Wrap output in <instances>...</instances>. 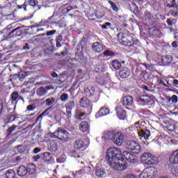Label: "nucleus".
I'll return each instance as SVG.
<instances>
[{
  "instance_id": "obj_43",
  "label": "nucleus",
  "mask_w": 178,
  "mask_h": 178,
  "mask_svg": "<svg viewBox=\"0 0 178 178\" xmlns=\"http://www.w3.org/2000/svg\"><path fill=\"white\" fill-rule=\"evenodd\" d=\"M144 66L146 67L147 70H149L150 72H154V65L148 64V63H145Z\"/></svg>"
},
{
  "instance_id": "obj_10",
  "label": "nucleus",
  "mask_w": 178,
  "mask_h": 178,
  "mask_svg": "<svg viewBox=\"0 0 178 178\" xmlns=\"http://www.w3.org/2000/svg\"><path fill=\"white\" fill-rule=\"evenodd\" d=\"M123 155L128 162H131V163H134V162H136V156L133 155V154L127 151H124L123 152Z\"/></svg>"
},
{
  "instance_id": "obj_3",
  "label": "nucleus",
  "mask_w": 178,
  "mask_h": 178,
  "mask_svg": "<svg viewBox=\"0 0 178 178\" xmlns=\"http://www.w3.org/2000/svg\"><path fill=\"white\" fill-rule=\"evenodd\" d=\"M53 136L55 138H58L61 141H65V143H67L70 140L69 137V132L65 129H63L62 127H59L57 130L53 134Z\"/></svg>"
},
{
  "instance_id": "obj_44",
  "label": "nucleus",
  "mask_w": 178,
  "mask_h": 178,
  "mask_svg": "<svg viewBox=\"0 0 178 178\" xmlns=\"http://www.w3.org/2000/svg\"><path fill=\"white\" fill-rule=\"evenodd\" d=\"M111 26H112L111 22H106L105 24L102 25V29L108 30V29H111Z\"/></svg>"
},
{
  "instance_id": "obj_23",
  "label": "nucleus",
  "mask_w": 178,
  "mask_h": 178,
  "mask_svg": "<svg viewBox=\"0 0 178 178\" xmlns=\"http://www.w3.org/2000/svg\"><path fill=\"white\" fill-rule=\"evenodd\" d=\"M36 168L33 163L29 164L26 167V173L29 175H34L35 173Z\"/></svg>"
},
{
  "instance_id": "obj_36",
  "label": "nucleus",
  "mask_w": 178,
  "mask_h": 178,
  "mask_svg": "<svg viewBox=\"0 0 178 178\" xmlns=\"http://www.w3.org/2000/svg\"><path fill=\"white\" fill-rule=\"evenodd\" d=\"M171 172L172 173L173 176L178 177V166H172L171 168Z\"/></svg>"
},
{
  "instance_id": "obj_8",
  "label": "nucleus",
  "mask_w": 178,
  "mask_h": 178,
  "mask_svg": "<svg viewBox=\"0 0 178 178\" xmlns=\"http://www.w3.org/2000/svg\"><path fill=\"white\" fill-rule=\"evenodd\" d=\"M114 135H115V131H106L103 133V136H102V140H104V141H106L107 140H113Z\"/></svg>"
},
{
  "instance_id": "obj_62",
  "label": "nucleus",
  "mask_w": 178,
  "mask_h": 178,
  "mask_svg": "<svg viewBox=\"0 0 178 178\" xmlns=\"http://www.w3.org/2000/svg\"><path fill=\"white\" fill-rule=\"evenodd\" d=\"M33 154H38V152H41V148L40 147H35L33 151Z\"/></svg>"
},
{
  "instance_id": "obj_35",
  "label": "nucleus",
  "mask_w": 178,
  "mask_h": 178,
  "mask_svg": "<svg viewBox=\"0 0 178 178\" xmlns=\"http://www.w3.org/2000/svg\"><path fill=\"white\" fill-rule=\"evenodd\" d=\"M16 127H17V125H13L7 129V137H9V136L16 130Z\"/></svg>"
},
{
  "instance_id": "obj_18",
  "label": "nucleus",
  "mask_w": 178,
  "mask_h": 178,
  "mask_svg": "<svg viewBox=\"0 0 178 178\" xmlns=\"http://www.w3.org/2000/svg\"><path fill=\"white\" fill-rule=\"evenodd\" d=\"M170 163H178V150L174 152L170 156Z\"/></svg>"
},
{
  "instance_id": "obj_5",
  "label": "nucleus",
  "mask_w": 178,
  "mask_h": 178,
  "mask_svg": "<svg viewBox=\"0 0 178 178\" xmlns=\"http://www.w3.org/2000/svg\"><path fill=\"white\" fill-rule=\"evenodd\" d=\"M124 138V135L122 134V132L114 133V136H113V143L116 145L120 146L123 144V140Z\"/></svg>"
},
{
  "instance_id": "obj_46",
  "label": "nucleus",
  "mask_w": 178,
  "mask_h": 178,
  "mask_svg": "<svg viewBox=\"0 0 178 178\" xmlns=\"http://www.w3.org/2000/svg\"><path fill=\"white\" fill-rule=\"evenodd\" d=\"M96 81L97 83H98L99 84H101L102 86L105 84V81L104 80V78L101 76L97 77Z\"/></svg>"
},
{
  "instance_id": "obj_57",
  "label": "nucleus",
  "mask_w": 178,
  "mask_h": 178,
  "mask_svg": "<svg viewBox=\"0 0 178 178\" xmlns=\"http://www.w3.org/2000/svg\"><path fill=\"white\" fill-rule=\"evenodd\" d=\"M116 112H126V110L124 108H122L120 106L115 107Z\"/></svg>"
},
{
  "instance_id": "obj_58",
  "label": "nucleus",
  "mask_w": 178,
  "mask_h": 178,
  "mask_svg": "<svg viewBox=\"0 0 178 178\" xmlns=\"http://www.w3.org/2000/svg\"><path fill=\"white\" fill-rule=\"evenodd\" d=\"M109 111H111V110H109V108H108L107 106H104L100 108L99 112H102V111L103 112H105V111L109 112Z\"/></svg>"
},
{
  "instance_id": "obj_25",
  "label": "nucleus",
  "mask_w": 178,
  "mask_h": 178,
  "mask_svg": "<svg viewBox=\"0 0 178 178\" xmlns=\"http://www.w3.org/2000/svg\"><path fill=\"white\" fill-rule=\"evenodd\" d=\"M131 152H133V154H140L141 152V146L137 142H135Z\"/></svg>"
},
{
  "instance_id": "obj_38",
  "label": "nucleus",
  "mask_w": 178,
  "mask_h": 178,
  "mask_svg": "<svg viewBox=\"0 0 178 178\" xmlns=\"http://www.w3.org/2000/svg\"><path fill=\"white\" fill-rule=\"evenodd\" d=\"M117 116L121 120H124L126 119V112H118L117 113Z\"/></svg>"
},
{
  "instance_id": "obj_15",
  "label": "nucleus",
  "mask_w": 178,
  "mask_h": 178,
  "mask_svg": "<svg viewBox=\"0 0 178 178\" xmlns=\"http://www.w3.org/2000/svg\"><path fill=\"white\" fill-rule=\"evenodd\" d=\"M17 174L19 177H24L27 175V168L23 165L19 166L17 170Z\"/></svg>"
},
{
  "instance_id": "obj_21",
  "label": "nucleus",
  "mask_w": 178,
  "mask_h": 178,
  "mask_svg": "<svg viewBox=\"0 0 178 178\" xmlns=\"http://www.w3.org/2000/svg\"><path fill=\"white\" fill-rule=\"evenodd\" d=\"M111 66L113 67V69H115V70H119V69L122 67V64L120 61L115 59L111 61Z\"/></svg>"
},
{
  "instance_id": "obj_26",
  "label": "nucleus",
  "mask_w": 178,
  "mask_h": 178,
  "mask_svg": "<svg viewBox=\"0 0 178 178\" xmlns=\"http://www.w3.org/2000/svg\"><path fill=\"white\" fill-rule=\"evenodd\" d=\"M136 141L134 140H128L125 143V148L127 149V151H130L131 152V150L133 149V147H134Z\"/></svg>"
},
{
  "instance_id": "obj_13",
  "label": "nucleus",
  "mask_w": 178,
  "mask_h": 178,
  "mask_svg": "<svg viewBox=\"0 0 178 178\" xmlns=\"http://www.w3.org/2000/svg\"><path fill=\"white\" fill-rule=\"evenodd\" d=\"M133 97L131 96H125L122 99V104L124 106H131L133 105Z\"/></svg>"
},
{
  "instance_id": "obj_40",
  "label": "nucleus",
  "mask_w": 178,
  "mask_h": 178,
  "mask_svg": "<svg viewBox=\"0 0 178 178\" xmlns=\"http://www.w3.org/2000/svg\"><path fill=\"white\" fill-rule=\"evenodd\" d=\"M69 99V95L67 93L62 94L60 96V100L63 101V102H66V101H68Z\"/></svg>"
},
{
  "instance_id": "obj_52",
  "label": "nucleus",
  "mask_w": 178,
  "mask_h": 178,
  "mask_svg": "<svg viewBox=\"0 0 178 178\" xmlns=\"http://www.w3.org/2000/svg\"><path fill=\"white\" fill-rule=\"evenodd\" d=\"M17 151L19 152V154H23L24 152V149L22 148V145L17 146Z\"/></svg>"
},
{
  "instance_id": "obj_48",
  "label": "nucleus",
  "mask_w": 178,
  "mask_h": 178,
  "mask_svg": "<svg viewBox=\"0 0 178 178\" xmlns=\"http://www.w3.org/2000/svg\"><path fill=\"white\" fill-rule=\"evenodd\" d=\"M17 77L19 79V80H23V79L26 77V72L21 71L17 75Z\"/></svg>"
},
{
  "instance_id": "obj_41",
  "label": "nucleus",
  "mask_w": 178,
  "mask_h": 178,
  "mask_svg": "<svg viewBox=\"0 0 178 178\" xmlns=\"http://www.w3.org/2000/svg\"><path fill=\"white\" fill-rule=\"evenodd\" d=\"M145 98H146L145 96L139 97L137 99V102H143V104H147V102H148V100H147V99H145Z\"/></svg>"
},
{
  "instance_id": "obj_31",
  "label": "nucleus",
  "mask_w": 178,
  "mask_h": 178,
  "mask_svg": "<svg viewBox=\"0 0 178 178\" xmlns=\"http://www.w3.org/2000/svg\"><path fill=\"white\" fill-rule=\"evenodd\" d=\"M167 83H168V86H170V87H172V86H173L175 87V86H177V84H178V80L172 78L170 80H169V79L168 80Z\"/></svg>"
},
{
  "instance_id": "obj_42",
  "label": "nucleus",
  "mask_w": 178,
  "mask_h": 178,
  "mask_svg": "<svg viewBox=\"0 0 178 178\" xmlns=\"http://www.w3.org/2000/svg\"><path fill=\"white\" fill-rule=\"evenodd\" d=\"M19 98V92H13L11 95L12 101H16Z\"/></svg>"
},
{
  "instance_id": "obj_51",
  "label": "nucleus",
  "mask_w": 178,
  "mask_h": 178,
  "mask_svg": "<svg viewBox=\"0 0 178 178\" xmlns=\"http://www.w3.org/2000/svg\"><path fill=\"white\" fill-rule=\"evenodd\" d=\"M18 9H24V10L26 12L27 10V3L25 2L22 5H18L17 6Z\"/></svg>"
},
{
  "instance_id": "obj_6",
  "label": "nucleus",
  "mask_w": 178,
  "mask_h": 178,
  "mask_svg": "<svg viewBox=\"0 0 178 178\" xmlns=\"http://www.w3.org/2000/svg\"><path fill=\"white\" fill-rule=\"evenodd\" d=\"M92 49L96 54H101V52L104 51V47H102V44L99 42H95L92 44Z\"/></svg>"
},
{
  "instance_id": "obj_17",
  "label": "nucleus",
  "mask_w": 178,
  "mask_h": 178,
  "mask_svg": "<svg viewBox=\"0 0 178 178\" xmlns=\"http://www.w3.org/2000/svg\"><path fill=\"white\" fill-rule=\"evenodd\" d=\"M79 129H80L81 131H82L83 133H86V131H88L89 129H90L88 122H87V121L81 122L79 125Z\"/></svg>"
},
{
  "instance_id": "obj_19",
  "label": "nucleus",
  "mask_w": 178,
  "mask_h": 178,
  "mask_svg": "<svg viewBox=\"0 0 178 178\" xmlns=\"http://www.w3.org/2000/svg\"><path fill=\"white\" fill-rule=\"evenodd\" d=\"M95 94V88L92 86H88L85 88V95L86 97H92Z\"/></svg>"
},
{
  "instance_id": "obj_20",
  "label": "nucleus",
  "mask_w": 178,
  "mask_h": 178,
  "mask_svg": "<svg viewBox=\"0 0 178 178\" xmlns=\"http://www.w3.org/2000/svg\"><path fill=\"white\" fill-rule=\"evenodd\" d=\"M145 163H146V165H156V163H158V157L152 154L150 158L147 159Z\"/></svg>"
},
{
  "instance_id": "obj_22",
  "label": "nucleus",
  "mask_w": 178,
  "mask_h": 178,
  "mask_svg": "<svg viewBox=\"0 0 178 178\" xmlns=\"http://www.w3.org/2000/svg\"><path fill=\"white\" fill-rule=\"evenodd\" d=\"M41 159L44 162H49L52 159V154L49 152H44L41 154Z\"/></svg>"
},
{
  "instance_id": "obj_29",
  "label": "nucleus",
  "mask_w": 178,
  "mask_h": 178,
  "mask_svg": "<svg viewBox=\"0 0 178 178\" xmlns=\"http://www.w3.org/2000/svg\"><path fill=\"white\" fill-rule=\"evenodd\" d=\"M86 118V113L81 112H76L75 113V119L76 120H83V119Z\"/></svg>"
},
{
  "instance_id": "obj_45",
  "label": "nucleus",
  "mask_w": 178,
  "mask_h": 178,
  "mask_svg": "<svg viewBox=\"0 0 178 178\" xmlns=\"http://www.w3.org/2000/svg\"><path fill=\"white\" fill-rule=\"evenodd\" d=\"M172 101V104H177V97L176 95H172L171 98L168 99V102H170Z\"/></svg>"
},
{
  "instance_id": "obj_4",
  "label": "nucleus",
  "mask_w": 178,
  "mask_h": 178,
  "mask_svg": "<svg viewBox=\"0 0 178 178\" xmlns=\"http://www.w3.org/2000/svg\"><path fill=\"white\" fill-rule=\"evenodd\" d=\"M80 106L81 108H83L85 111H88V112H91L92 111V104H91V102H90V99L87 97H82L80 99L79 102Z\"/></svg>"
},
{
  "instance_id": "obj_1",
  "label": "nucleus",
  "mask_w": 178,
  "mask_h": 178,
  "mask_svg": "<svg viewBox=\"0 0 178 178\" xmlns=\"http://www.w3.org/2000/svg\"><path fill=\"white\" fill-rule=\"evenodd\" d=\"M106 158L108 165L115 170H124L127 166L123 162L122 150L118 147H110L106 152Z\"/></svg>"
},
{
  "instance_id": "obj_14",
  "label": "nucleus",
  "mask_w": 178,
  "mask_h": 178,
  "mask_svg": "<svg viewBox=\"0 0 178 178\" xmlns=\"http://www.w3.org/2000/svg\"><path fill=\"white\" fill-rule=\"evenodd\" d=\"M119 74L122 79H127L130 76V70L127 67H123L120 71Z\"/></svg>"
},
{
  "instance_id": "obj_60",
  "label": "nucleus",
  "mask_w": 178,
  "mask_h": 178,
  "mask_svg": "<svg viewBox=\"0 0 178 178\" xmlns=\"http://www.w3.org/2000/svg\"><path fill=\"white\" fill-rule=\"evenodd\" d=\"M35 109V106L34 104H31L27 106V111H33Z\"/></svg>"
},
{
  "instance_id": "obj_37",
  "label": "nucleus",
  "mask_w": 178,
  "mask_h": 178,
  "mask_svg": "<svg viewBox=\"0 0 178 178\" xmlns=\"http://www.w3.org/2000/svg\"><path fill=\"white\" fill-rule=\"evenodd\" d=\"M95 175L97 177H102L105 175V171L102 169H99L95 171Z\"/></svg>"
},
{
  "instance_id": "obj_16",
  "label": "nucleus",
  "mask_w": 178,
  "mask_h": 178,
  "mask_svg": "<svg viewBox=\"0 0 178 178\" xmlns=\"http://www.w3.org/2000/svg\"><path fill=\"white\" fill-rule=\"evenodd\" d=\"M172 60H173V57L172 56H163L161 57V61L162 63L164 65V66H166L169 65L170 63H172Z\"/></svg>"
},
{
  "instance_id": "obj_28",
  "label": "nucleus",
  "mask_w": 178,
  "mask_h": 178,
  "mask_svg": "<svg viewBox=\"0 0 178 178\" xmlns=\"http://www.w3.org/2000/svg\"><path fill=\"white\" fill-rule=\"evenodd\" d=\"M62 40H63V38L62 37V35H58L56 37V48H60L62 47Z\"/></svg>"
},
{
  "instance_id": "obj_61",
  "label": "nucleus",
  "mask_w": 178,
  "mask_h": 178,
  "mask_svg": "<svg viewBox=\"0 0 178 178\" xmlns=\"http://www.w3.org/2000/svg\"><path fill=\"white\" fill-rule=\"evenodd\" d=\"M73 7L72 6H68L66 8L64 9L65 13H69V12H70V10H72Z\"/></svg>"
},
{
  "instance_id": "obj_50",
  "label": "nucleus",
  "mask_w": 178,
  "mask_h": 178,
  "mask_svg": "<svg viewBox=\"0 0 178 178\" xmlns=\"http://www.w3.org/2000/svg\"><path fill=\"white\" fill-rule=\"evenodd\" d=\"M139 177L140 178H149L147 174V171L145 170V169L142 172L141 174H140Z\"/></svg>"
},
{
  "instance_id": "obj_54",
  "label": "nucleus",
  "mask_w": 178,
  "mask_h": 178,
  "mask_svg": "<svg viewBox=\"0 0 178 178\" xmlns=\"http://www.w3.org/2000/svg\"><path fill=\"white\" fill-rule=\"evenodd\" d=\"M55 33H56V30H52V31H47L46 33V35H47L48 37L51 36V35H54V34H55Z\"/></svg>"
},
{
  "instance_id": "obj_2",
  "label": "nucleus",
  "mask_w": 178,
  "mask_h": 178,
  "mask_svg": "<svg viewBox=\"0 0 178 178\" xmlns=\"http://www.w3.org/2000/svg\"><path fill=\"white\" fill-rule=\"evenodd\" d=\"M0 34H3V38L1 39V42H3V41H9L10 38L20 37V35L23 34V26H17L13 30H10V28H5L0 31Z\"/></svg>"
},
{
  "instance_id": "obj_59",
  "label": "nucleus",
  "mask_w": 178,
  "mask_h": 178,
  "mask_svg": "<svg viewBox=\"0 0 178 178\" xmlns=\"http://www.w3.org/2000/svg\"><path fill=\"white\" fill-rule=\"evenodd\" d=\"M33 159L34 162H37V161H38V159H41V155L38 154V155L33 156Z\"/></svg>"
},
{
  "instance_id": "obj_55",
  "label": "nucleus",
  "mask_w": 178,
  "mask_h": 178,
  "mask_svg": "<svg viewBox=\"0 0 178 178\" xmlns=\"http://www.w3.org/2000/svg\"><path fill=\"white\" fill-rule=\"evenodd\" d=\"M31 29L32 30V32L35 34V33H38V28L34 25L31 26Z\"/></svg>"
},
{
  "instance_id": "obj_53",
  "label": "nucleus",
  "mask_w": 178,
  "mask_h": 178,
  "mask_svg": "<svg viewBox=\"0 0 178 178\" xmlns=\"http://www.w3.org/2000/svg\"><path fill=\"white\" fill-rule=\"evenodd\" d=\"M37 3V0H30L29 2V5H30V6H35Z\"/></svg>"
},
{
  "instance_id": "obj_39",
  "label": "nucleus",
  "mask_w": 178,
  "mask_h": 178,
  "mask_svg": "<svg viewBox=\"0 0 178 178\" xmlns=\"http://www.w3.org/2000/svg\"><path fill=\"white\" fill-rule=\"evenodd\" d=\"M108 3L111 5L113 10H114L115 12H118V10H119V8H118V6H116V4L113 1H109Z\"/></svg>"
},
{
  "instance_id": "obj_11",
  "label": "nucleus",
  "mask_w": 178,
  "mask_h": 178,
  "mask_svg": "<svg viewBox=\"0 0 178 178\" xmlns=\"http://www.w3.org/2000/svg\"><path fill=\"white\" fill-rule=\"evenodd\" d=\"M48 90H51V86L40 87L37 89L36 94L39 97H44L48 92Z\"/></svg>"
},
{
  "instance_id": "obj_32",
  "label": "nucleus",
  "mask_w": 178,
  "mask_h": 178,
  "mask_svg": "<svg viewBox=\"0 0 178 178\" xmlns=\"http://www.w3.org/2000/svg\"><path fill=\"white\" fill-rule=\"evenodd\" d=\"M45 104L47 106H51V105H54L55 104V98L49 97L45 100Z\"/></svg>"
},
{
  "instance_id": "obj_27",
  "label": "nucleus",
  "mask_w": 178,
  "mask_h": 178,
  "mask_svg": "<svg viewBox=\"0 0 178 178\" xmlns=\"http://www.w3.org/2000/svg\"><path fill=\"white\" fill-rule=\"evenodd\" d=\"M104 56H115V52L110 50H106L104 51L102 54H99L98 56V58H102Z\"/></svg>"
},
{
  "instance_id": "obj_33",
  "label": "nucleus",
  "mask_w": 178,
  "mask_h": 178,
  "mask_svg": "<svg viewBox=\"0 0 178 178\" xmlns=\"http://www.w3.org/2000/svg\"><path fill=\"white\" fill-rule=\"evenodd\" d=\"M74 108V101H70L68 102L66 105V109L68 111V112H70L72 109Z\"/></svg>"
},
{
  "instance_id": "obj_7",
  "label": "nucleus",
  "mask_w": 178,
  "mask_h": 178,
  "mask_svg": "<svg viewBox=\"0 0 178 178\" xmlns=\"http://www.w3.org/2000/svg\"><path fill=\"white\" fill-rule=\"evenodd\" d=\"M74 147L76 149H83H83L87 148V145L83 140L78 139V140H75V142L74 143Z\"/></svg>"
},
{
  "instance_id": "obj_64",
  "label": "nucleus",
  "mask_w": 178,
  "mask_h": 178,
  "mask_svg": "<svg viewBox=\"0 0 178 178\" xmlns=\"http://www.w3.org/2000/svg\"><path fill=\"white\" fill-rule=\"evenodd\" d=\"M63 115H67V119H70V118H72V112L63 113Z\"/></svg>"
},
{
  "instance_id": "obj_63",
  "label": "nucleus",
  "mask_w": 178,
  "mask_h": 178,
  "mask_svg": "<svg viewBox=\"0 0 178 178\" xmlns=\"http://www.w3.org/2000/svg\"><path fill=\"white\" fill-rule=\"evenodd\" d=\"M96 118H101V116H104V113L102 112H97L95 115Z\"/></svg>"
},
{
  "instance_id": "obj_34",
  "label": "nucleus",
  "mask_w": 178,
  "mask_h": 178,
  "mask_svg": "<svg viewBox=\"0 0 178 178\" xmlns=\"http://www.w3.org/2000/svg\"><path fill=\"white\" fill-rule=\"evenodd\" d=\"M150 156H152V154L145 152L142 155L141 160L145 161V162H147V161L149 159Z\"/></svg>"
},
{
  "instance_id": "obj_30",
  "label": "nucleus",
  "mask_w": 178,
  "mask_h": 178,
  "mask_svg": "<svg viewBox=\"0 0 178 178\" xmlns=\"http://www.w3.org/2000/svg\"><path fill=\"white\" fill-rule=\"evenodd\" d=\"M16 177V172L13 170H8L6 173V178H15Z\"/></svg>"
},
{
  "instance_id": "obj_12",
  "label": "nucleus",
  "mask_w": 178,
  "mask_h": 178,
  "mask_svg": "<svg viewBox=\"0 0 178 178\" xmlns=\"http://www.w3.org/2000/svg\"><path fill=\"white\" fill-rule=\"evenodd\" d=\"M134 44V40H133V37L130 35L127 37V38L122 37V45H125L127 47H133Z\"/></svg>"
},
{
  "instance_id": "obj_9",
  "label": "nucleus",
  "mask_w": 178,
  "mask_h": 178,
  "mask_svg": "<svg viewBox=\"0 0 178 178\" xmlns=\"http://www.w3.org/2000/svg\"><path fill=\"white\" fill-rule=\"evenodd\" d=\"M149 136H151V133L148 129H141L138 131V136L140 137V138H144V140H148Z\"/></svg>"
},
{
  "instance_id": "obj_49",
  "label": "nucleus",
  "mask_w": 178,
  "mask_h": 178,
  "mask_svg": "<svg viewBox=\"0 0 178 178\" xmlns=\"http://www.w3.org/2000/svg\"><path fill=\"white\" fill-rule=\"evenodd\" d=\"M66 161V158L65 157L64 155L60 156L58 159H57V162L58 163H63L64 162H65Z\"/></svg>"
},
{
  "instance_id": "obj_47",
  "label": "nucleus",
  "mask_w": 178,
  "mask_h": 178,
  "mask_svg": "<svg viewBox=\"0 0 178 178\" xmlns=\"http://www.w3.org/2000/svg\"><path fill=\"white\" fill-rule=\"evenodd\" d=\"M167 129L169 130V131H174L175 129H176V127L173 123H171L167 126Z\"/></svg>"
},
{
  "instance_id": "obj_24",
  "label": "nucleus",
  "mask_w": 178,
  "mask_h": 178,
  "mask_svg": "<svg viewBox=\"0 0 178 178\" xmlns=\"http://www.w3.org/2000/svg\"><path fill=\"white\" fill-rule=\"evenodd\" d=\"M145 170H146V173L149 178H154L155 176V168H145Z\"/></svg>"
},
{
  "instance_id": "obj_56",
  "label": "nucleus",
  "mask_w": 178,
  "mask_h": 178,
  "mask_svg": "<svg viewBox=\"0 0 178 178\" xmlns=\"http://www.w3.org/2000/svg\"><path fill=\"white\" fill-rule=\"evenodd\" d=\"M168 8H175L176 9H177V5L175 3V0H172V4L168 5Z\"/></svg>"
}]
</instances>
